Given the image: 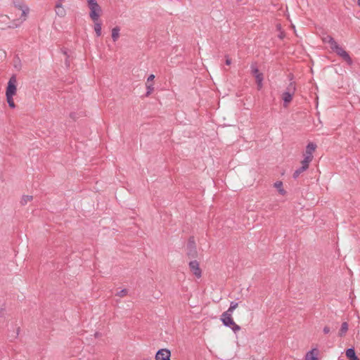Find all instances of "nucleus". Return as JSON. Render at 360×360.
Masks as SVG:
<instances>
[{
	"mask_svg": "<svg viewBox=\"0 0 360 360\" xmlns=\"http://www.w3.org/2000/svg\"><path fill=\"white\" fill-rule=\"evenodd\" d=\"M262 82L263 81H259V82H257V89L258 90H260L262 88V86H263Z\"/></svg>",
	"mask_w": 360,
	"mask_h": 360,
	"instance_id": "28",
	"label": "nucleus"
},
{
	"mask_svg": "<svg viewBox=\"0 0 360 360\" xmlns=\"http://www.w3.org/2000/svg\"><path fill=\"white\" fill-rule=\"evenodd\" d=\"M312 160L309 159V158L304 157V160L301 162L302 163V167L307 170L309 168V163L311 162Z\"/></svg>",
	"mask_w": 360,
	"mask_h": 360,
	"instance_id": "17",
	"label": "nucleus"
},
{
	"mask_svg": "<svg viewBox=\"0 0 360 360\" xmlns=\"http://www.w3.org/2000/svg\"><path fill=\"white\" fill-rule=\"evenodd\" d=\"M88 6L90 9L89 16L94 22V30L97 37L101 35L102 23L99 20L101 13V8L98 4L96 0H86Z\"/></svg>",
	"mask_w": 360,
	"mask_h": 360,
	"instance_id": "1",
	"label": "nucleus"
},
{
	"mask_svg": "<svg viewBox=\"0 0 360 360\" xmlns=\"http://www.w3.org/2000/svg\"><path fill=\"white\" fill-rule=\"evenodd\" d=\"M189 268L198 278L202 276V271L200 268L199 262L197 260L191 261L189 262Z\"/></svg>",
	"mask_w": 360,
	"mask_h": 360,
	"instance_id": "6",
	"label": "nucleus"
},
{
	"mask_svg": "<svg viewBox=\"0 0 360 360\" xmlns=\"http://www.w3.org/2000/svg\"><path fill=\"white\" fill-rule=\"evenodd\" d=\"M319 352V349L316 348L307 352L305 356V360H317Z\"/></svg>",
	"mask_w": 360,
	"mask_h": 360,
	"instance_id": "9",
	"label": "nucleus"
},
{
	"mask_svg": "<svg viewBox=\"0 0 360 360\" xmlns=\"http://www.w3.org/2000/svg\"><path fill=\"white\" fill-rule=\"evenodd\" d=\"M255 79H256V82H259V81H263V79H264L263 73L255 75Z\"/></svg>",
	"mask_w": 360,
	"mask_h": 360,
	"instance_id": "25",
	"label": "nucleus"
},
{
	"mask_svg": "<svg viewBox=\"0 0 360 360\" xmlns=\"http://www.w3.org/2000/svg\"><path fill=\"white\" fill-rule=\"evenodd\" d=\"M231 60L230 58H227L226 60V64L227 65H231Z\"/></svg>",
	"mask_w": 360,
	"mask_h": 360,
	"instance_id": "31",
	"label": "nucleus"
},
{
	"mask_svg": "<svg viewBox=\"0 0 360 360\" xmlns=\"http://www.w3.org/2000/svg\"><path fill=\"white\" fill-rule=\"evenodd\" d=\"M146 86L147 89V91H146L145 96H148L154 89L153 84L152 83H146Z\"/></svg>",
	"mask_w": 360,
	"mask_h": 360,
	"instance_id": "21",
	"label": "nucleus"
},
{
	"mask_svg": "<svg viewBox=\"0 0 360 360\" xmlns=\"http://www.w3.org/2000/svg\"><path fill=\"white\" fill-rule=\"evenodd\" d=\"M33 199V197L32 195H23L22 197V199H21V201H20V203L22 205H26L28 202H30L31 200H32Z\"/></svg>",
	"mask_w": 360,
	"mask_h": 360,
	"instance_id": "19",
	"label": "nucleus"
},
{
	"mask_svg": "<svg viewBox=\"0 0 360 360\" xmlns=\"http://www.w3.org/2000/svg\"><path fill=\"white\" fill-rule=\"evenodd\" d=\"M329 37H330V36L328 35V36H327V37L324 39V41H325V42H328V44H329Z\"/></svg>",
	"mask_w": 360,
	"mask_h": 360,
	"instance_id": "33",
	"label": "nucleus"
},
{
	"mask_svg": "<svg viewBox=\"0 0 360 360\" xmlns=\"http://www.w3.org/2000/svg\"><path fill=\"white\" fill-rule=\"evenodd\" d=\"M127 294V290L123 289L116 293V295L119 297H124Z\"/></svg>",
	"mask_w": 360,
	"mask_h": 360,
	"instance_id": "24",
	"label": "nucleus"
},
{
	"mask_svg": "<svg viewBox=\"0 0 360 360\" xmlns=\"http://www.w3.org/2000/svg\"><path fill=\"white\" fill-rule=\"evenodd\" d=\"M251 72H252V75L255 77V75H259L262 73L259 72V69L254 65H251Z\"/></svg>",
	"mask_w": 360,
	"mask_h": 360,
	"instance_id": "22",
	"label": "nucleus"
},
{
	"mask_svg": "<svg viewBox=\"0 0 360 360\" xmlns=\"http://www.w3.org/2000/svg\"><path fill=\"white\" fill-rule=\"evenodd\" d=\"M233 311L234 310L231 309V308L229 307L228 309V310H226V311L223 312L222 316H232V314H233Z\"/></svg>",
	"mask_w": 360,
	"mask_h": 360,
	"instance_id": "23",
	"label": "nucleus"
},
{
	"mask_svg": "<svg viewBox=\"0 0 360 360\" xmlns=\"http://www.w3.org/2000/svg\"><path fill=\"white\" fill-rule=\"evenodd\" d=\"M221 321L225 326L231 328L234 333H236L240 330V327L234 322L232 316H222L221 315Z\"/></svg>",
	"mask_w": 360,
	"mask_h": 360,
	"instance_id": "4",
	"label": "nucleus"
},
{
	"mask_svg": "<svg viewBox=\"0 0 360 360\" xmlns=\"http://www.w3.org/2000/svg\"><path fill=\"white\" fill-rule=\"evenodd\" d=\"M17 78L15 75H13L8 82L6 87V95L15 96L17 92Z\"/></svg>",
	"mask_w": 360,
	"mask_h": 360,
	"instance_id": "5",
	"label": "nucleus"
},
{
	"mask_svg": "<svg viewBox=\"0 0 360 360\" xmlns=\"http://www.w3.org/2000/svg\"><path fill=\"white\" fill-rule=\"evenodd\" d=\"M100 336H101V334H100L99 333H95V337H96V338H98V337H100Z\"/></svg>",
	"mask_w": 360,
	"mask_h": 360,
	"instance_id": "34",
	"label": "nucleus"
},
{
	"mask_svg": "<svg viewBox=\"0 0 360 360\" xmlns=\"http://www.w3.org/2000/svg\"><path fill=\"white\" fill-rule=\"evenodd\" d=\"M4 309L1 308L0 309V316H4Z\"/></svg>",
	"mask_w": 360,
	"mask_h": 360,
	"instance_id": "32",
	"label": "nucleus"
},
{
	"mask_svg": "<svg viewBox=\"0 0 360 360\" xmlns=\"http://www.w3.org/2000/svg\"><path fill=\"white\" fill-rule=\"evenodd\" d=\"M155 78V75H149V77H148V79H147V82L146 83H150L151 82H153V80Z\"/></svg>",
	"mask_w": 360,
	"mask_h": 360,
	"instance_id": "27",
	"label": "nucleus"
},
{
	"mask_svg": "<svg viewBox=\"0 0 360 360\" xmlns=\"http://www.w3.org/2000/svg\"><path fill=\"white\" fill-rule=\"evenodd\" d=\"M329 44L330 49L335 51L338 56H340L349 65H352L353 61L349 53L342 47L339 46L332 37H329Z\"/></svg>",
	"mask_w": 360,
	"mask_h": 360,
	"instance_id": "2",
	"label": "nucleus"
},
{
	"mask_svg": "<svg viewBox=\"0 0 360 360\" xmlns=\"http://www.w3.org/2000/svg\"><path fill=\"white\" fill-rule=\"evenodd\" d=\"M293 94L284 91L282 94V99L284 102V106H287L288 103H290L292 101Z\"/></svg>",
	"mask_w": 360,
	"mask_h": 360,
	"instance_id": "12",
	"label": "nucleus"
},
{
	"mask_svg": "<svg viewBox=\"0 0 360 360\" xmlns=\"http://www.w3.org/2000/svg\"><path fill=\"white\" fill-rule=\"evenodd\" d=\"M187 255L189 258H196L198 251L196 249L195 242L193 236H190L187 243Z\"/></svg>",
	"mask_w": 360,
	"mask_h": 360,
	"instance_id": "3",
	"label": "nucleus"
},
{
	"mask_svg": "<svg viewBox=\"0 0 360 360\" xmlns=\"http://www.w3.org/2000/svg\"><path fill=\"white\" fill-rule=\"evenodd\" d=\"M295 91H296V84H295V82H290V84L288 85V86L286 87V89H285V92H289L292 94H295Z\"/></svg>",
	"mask_w": 360,
	"mask_h": 360,
	"instance_id": "15",
	"label": "nucleus"
},
{
	"mask_svg": "<svg viewBox=\"0 0 360 360\" xmlns=\"http://www.w3.org/2000/svg\"><path fill=\"white\" fill-rule=\"evenodd\" d=\"M56 13L58 16L63 18L65 15L66 11L62 6V3L56 2L55 6Z\"/></svg>",
	"mask_w": 360,
	"mask_h": 360,
	"instance_id": "10",
	"label": "nucleus"
},
{
	"mask_svg": "<svg viewBox=\"0 0 360 360\" xmlns=\"http://www.w3.org/2000/svg\"><path fill=\"white\" fill-rule=\"evenodd\" d=\"M65 0H58L57 2L63 3Z\"/></svg>",
	"mask_w": 360,
	"mask_h": 360,
	"instance_id": "35",
	"label": "nucleus"
},
{
	"mask_svg": "<svg viewBox=\"0 0 360 360\" xmlns=\"http://www.w3.org/2000/svg\"><path fill=\"white\" fill-rule=\"evenodd\" d=\"M27 11H22V16H23V17H24V18H23V20H25V18H26V17H27Z\"/></svg>",
	"mask_w": 360,
	"mask_h": 360,
	"instance_id": "30",
	"label": "nucleus"
},
{
	"mask_svg": "<svg viewBox=\"0 0 360 360\" xmlns=\"http://www.w3.org/2000/svg\"><path fill=\"white\" fill-rule=\"evenodd\" d=\"M348 330V323L347 322H343L341 325V328L340 329V331H339V336L340 337H343L347 331Z\"/></svg>",
	"mask_w": 360,
	"mask_h": 360,
	"instance_id": "14",
	"label": "nucleus"
},
{
	"mask_svg": "<svg viewBox=\"0 0 360 360\" xmlns=\"http://www.w3.org/2000/svg\"><path fill=\"white\" fill-rule=\"evenodd\" d=\"M345 355L348 360H360L356 355L355 349L354 347L349 348L345 352Z\"/></svg>",
	"mask_w": 360,
	"mask_h": 360,
	"instance_id": "11",
	"label": "nucleus"
},
{
	"mask_svg": "<svg viewBox=\"0 0 360 360\" xmlns=\"http://www.w3.org/2000/svg\"><path fill=\"white\" fill-rule=\"evenodd\" d=\"M357 4H358L359 6H360V0H358Z\"/></svg>",
	"mask_w": 360,
	"mask_h": 360,
	"instance_id": "36",
	"label": "nucleus"
},
{
	"mask_svg": "<svg viewBox=\"0 0 360 360\" xmlns=\"http://www.w3.org/2000/svg\"><path fill=\"white\" fill-rule=\"evenodd\" d=\"M274 187L278 189V193L284 195L286 193V191L283 188V182L281 181H277L274 183Z\"/></svg>",
	"mask_w": 360,
	"mask_h": 360,
	"instance_id": "13",
	"label": "nucleus"
},
{
	"mask_svg": "<svg viewBox=\"0 0 360 360\" xmlns=\"http://www.w3.org/2000/svg\"><path fill=\"white\" fill-rule=\"evenodd\" d=\"M323 330L325 334H328L330 332V328L328 326H325Z\"/></svg>",
	"mask_w": 360,
	"mask_h": 360,
	"instance_id": "29",
	"label": "nucleus"
},
{
	"mask_svg": "<svg viewBox=\"0 0 360 360\" xmlns=\"http://www.w3.org/2000/svg\"><path fill=\"white\" fill-rule=\"evenodd\" d=\"M316 148V145L312 142H310L307 144L306 147L305 153H304V156L306 158H309V159H313V152L315 151Z\"/></svg>",
	"mask_w": 360,
	"mask_h": 360,
	"instance_id": "8",
	"label": "nucleus"
},
{
	"mask_svg": "<svg viewBox=\"0 0 360 360\" xmlns=\"http://www.w3.org/2000/svg\"><path fill=\"white\" fill-rule=\"evenodd\" d=\"M304 171H306L305 169H304L302 167H300L299 168H297L293 173V175H292V177L296 179L299 177V176L302 173L304 172Z\"/></svg>",
	"mask_w": 360,
	"mask_h": 360,
	"instance_id": "20",
	"label": "nucleus"
},
{
	"mask_svg": "<svg viewBox=\"0 0 360 360\" xmlns=\"http://www.w3.org/2000/svg\"><path fill=\"white\" fill-rule=\"evenodd\" d=\"M171 352L167 349H160L155 354V360H171Z\"/></svg>",
	"mask_w": 360,
	"mask_h": 360,
	"instance_id": "7",
	"label": "nucleus"
},
{
	"mask_svg": "<svg viewBox=\"0 0 360 360\" xmlns=\"http://www.w3.org/2000/svg\"><path fill=\"white\" fill-rule=\"evenodd\" d=\"M6 101L10 108H15V104L13 101V96L11 95H6Z\"/></svg>",
	"mask_w": 360,
	"mask_h": 360,
	"instance_id": "18",
	"label": "nucleus"
},
{
	"mask_svg": "<svg viewBox=\"0 0 360 360\" xmlns=\"http://www.w3.org/2000/svg\"><path fill=\"white\" fill-rule=\"evenodd\" d=\"M238 306V302H231L230 303V307L231 308V309L233 310H235Z\"/></svg>",
	"mask_w": 360,
	"mask_h": 360,
	"instance_id": "26",
	"label": "nucleus"
},
{
	"mask_svg": "<svg viewBox=\"0 0 360 360\" xmlns=\"http://www.w3.org/2000/svg\"><path fill=\"white\" fill-rule=\"evenodd\" d=\"M120 37V28L115 27L112 30V39L113 41H116Z\"/></svg>",
	"mask_w": 360,
	"mask_h": 360,
	"instance_id": "16",
	"label": "nucleus"
}]
</instances>
